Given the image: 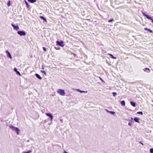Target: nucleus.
Listing matches in <instances>:
<instances>
[{
	"mask_svg": "<svg viewBox=\"0 0 153 153\" xmlns=\"http://www.w3.org/2000/svg\"><path fill=\"white\" fill-rule=\"evenodd\" d=\"M76 90L77 91H78V92H80V93H87V91H81V90H80L79 89H76Z\"/></svg>",
	"mask_w": 153,
	"mask_h": 153,
	"instance_id": "11",
	"label": "nucleus"
},
{
	"mask_svg": "<svg viewBox=\"0 0 153 153\" xmlns=\"http://www.w3.org/2000/svg\"><path fill=\"white\" fill-rule=\"evenodd\" d=\"M14 71H15L18 74V75L19 76H21V75L20 73V72L19 71H17V69H16V68H14Z\"/></svg>",
	"mask_w": 153,
	"mask_h": 153,
	"instance_id": "10",
	"label": "nucleus"
},
{
	"mask_svg": "<svg viewBox=\"0 0 153 153\" xmlns=\"http://www.w3.org/2000/svg\"><path fill=\"white\" fill-rule=\"evenodd\" d=\"M7 6H10V1H9V2L7 3Z\"/></svg>",
	"mask_w": 153,
	"mask_h": 153,
	"instance_id": "27",
	"label": "nucleus"
},
{
	"mask_svg": "<svg viewBox=\"0 0 153 153\" xmlns=\"http://www.w3.org/2000/svg\"><path fill=\"white\" fill-rule=\"evenodd\" d=\"M139 118L137 117H135L134 118V120L136 122H137L138 123H139L140 122L139 121Z\"/></svg>",
	"mask_w": 153,
	"mask_h": 153,
	"instance_id": "12",
	"label": "nucleus"
},
{
	"mask_svg": "<svg viewBox=\"0 0 153 153\" xmlns=\"http://www.w3.org/2000/svg\"><path fill=\"white\" fill-rule=\"evenodd\" d=\"M150 152L151 153H153V149H151L150 150Z\"/></svg>",
	"mask_w": 153,
	"mask_h": 153,
	"instance_id": "24",
	"label": "nucleus"
},
{
	"mask_svg": "<svg viewBox=\"0 0 153 153\" xmlns=\"http://www.w3.org/2000/svg\"><path fill=\"white\" fill-rule=\"evenodd\" d=\"M114 21V20L113 19H111L109 20L108 21V22H111L112 21Z\"/></svg>",
	"mask_w": 153,
	"mask_h": 153,
	"instance_id": "26",
	"label": "nucleus"
},
{
	"mask_svg": "<svg viewBox=\"0 0 153 153\" xmlns=\"http://www.w3.org/2000/svg\"><path fill=\"white\" fill-rule=\"evenodd\" d=\"M56 43L57 45H59L62 47H63L64 46L63 42L62 41H61L60 42L59 41H57L56 42Z\"/></svg>",
	"mask_w": 153,
	"mask_h": 153,
	"instance_id": "5",
	"label": "nucleus"
},
{
	"mask_svg": "<svg viewBox=\"0 0 153 153\" xmlns=\"http://www.w3.org/2000/svg\"><path fill=\"white\" fill-rule=\"evenodd\" d=\"M142 13L143 14V16H146V18L148 19H149L151 20H152V23H153V19H152L150 17V16H149L148 15L146 14L144 12H142Z\"/></svg>",
	"mask_w": 153,
	"mask_h": 153,
	"instance_id": "3",
	"label": "nucleus"
},
{
	"mask_svg": "<svg viewBox=\"0 0 153 153\" xmlns=\"http://www.w3.org/2000/svg\"><path fill=\"white\" fill-rule=\"evenodd\" d=\"M25 4H26V6L27 7V8H28L30 7V5H29V4H28V3H27V1H26L25 0Z\"/></svg>",
	"mask_w": 153,
	"mask_h": 153,
	"instance_id": "18",
	"label": "nucleus"
},
{
	"mask_svg": "<svg viewBox=\"0 0 153 153\" xmlns=\"http://www.w3.org/2000/svg\"><path fill=\"white\" fill-rule=\"evenodd\" d=\"M108 54L109 55H110L111 56V58H112L113 59H116V58L114 57L112 54H109V53H108Z\"/></svg>",
	"mask_w": 153,
	"mask_h": 153,
	"instance_id": "20",
	"label": "nucleus"
},
{
	"mask_svg": "<svg viewBox=\"0 0 153 153\" xmlns=\"http://www.w3.org/2000/svg\"><path fill=\"white\" fill-rule=\"evenodd\" d=\"M144 29L146 30H147V31H149L150 33H152L153 32L151 30L147 28H144Z\"/></svg>",
	"mask_w": 153,
	"mask_h": 153,
	"instance_id": "13",
	"label": "nucleus"
},
{
	"mask_svg": "<svg viewBox=\"0 0 153 153\" xmlns=\"http://www.w3.org/2000/svg\"><path fill=\"white\" fill-rule=\"evenodd\" d=\"M41 72L46 75V72L44 71L41 70Z\"/></svg>",
	"mask_w": 153,
	"mask_h": 153,
	"instance_id": "25",
	"label": "nucleus"
},
{
	"mask_svg": "<svg viewBox=\"0 0 153 153\" xmlns=\"http://www.w3.org/2000/svg\"><path fill=\"white\" fill-rule=\"evenodd\" d=\"M11 25L13 27L14 29L15 30H17L19 29V27L18 26H15L13 24H11Z\"/></svg>",
	"mask_w": 153,
	"mask_h": 153,
	"instance_id": "7",
	"label": "nucleus"
},
{
	"mask_svg": "<svg viewBox=\"0 0 153 153\" xmlns=\"http://www.w3.org/2000/svg\"><path fill=\"white\" fill-rule=\"evenodd\" d=\"M57 92L60 95L64 96L65 95V92L64 90L59 89L57 91Z\"/></svg>",
	"mask_w": 153,
	"mask_h": 153,
	"instance_id": "1",
	"label": "nucleus"
},
{
	"mask_svg": "<svg viewBox=\"0 0 153 153\" xmlns=\"http://www.w3.org/2000/svg\"><path fill=\"white\" fill-rule=\"evenodd\" d=\"M137 114H140L141 115H142L143 114V113L142 111L137 112Z\"/></svg>",
	"mask_w": 153,
	"mask_h": 153,
	"instance_id": "22",
	"label": "nucleus"
},
{
	"mask_svg": "<svg viewBox=\"0 0 153 153\" xmlns=\"http://www.w3.org/2000/svg\"><path fill=\"white\" fill-rule=\"evenodd\" d=\"M128 125L129 126H131V123H128Z\"/></svg>",
	"mask_w": 153,
	"mask_h": 153,
	"instance_id": "30",
	"label": "nucleus"
},
{
	"mask_svg": "<svg viewBox=\"0 0 153 153\" xmlns=\"http://www.w3.org/2000/svg\"><path fill=\"white\" fill-rule=\"evenodd\" d=\"M42 48H43V50L44 51H46V48L45 47H43Z\"/></svg>",
	"mask_w": 153,
	"mask_h": 153,
	"instance_id": "28",
	"label": "nucleus"
},
{
	"mask_svg": "<svg viewBox=\"0 0 153 153\" xmlns=\"http://www.w3.org/2000/svg\"><path fill=\"white\" fill-rule=\"evenodd\" d=\"M120 103L121 105L123 106H124L125 105V102L124 100L121 101L120 102Z\"/></svg>",
	"mask_w": 153,
	"mask_h": 153,
	"instance_id": "16",
	"label": "nucleus"
},
{
	"mask_svg": "<svg viewBox=\"0 0 153 153\" xmlns=\"http://www.w3.org/2000/svg\"><path fill=\"white\" fill-rule=\"evenodd\" d=\"M46 115L47 116L49 117L50 118L51 121H52L53 120V116L51 114V113H46Z\"/></svg>",
	"mask_w": 153,
	"mask_h": 153,
	"instance_id": "6",
	"label": "nucleus"
},
{
	"mask_svg": "<svg viewBox=\"0 0 153 153\" xmlns=\"http://www.w3.org/2000/svg\"><path fill=\"white\" fill-rule=\"evenodd\" d=\"M130 103H131V105L133 107H135L136 104L134 102H132V101H131L130 102Z\"/></svg>",
	"mask_w": 153,
	"mask_h": 153,
	"instance_id": "15",
	"label": "nucleus"
},
{
	"mask_svg": "<svg viewBox=\"0 0 153 153\" xmlns=\"http://www.w3.org/2000/svg\"><path fill=\"white\" fill-rule=\"evenodd\" d=\"M42 69H44V67H43H43H42Z\"/></svg>",
	"mask_w": 153,
	"mask_h": 153,
	"instance_id": "33",
	"label": "nucleus"
},
{
	"mask_svg": "<svg viewBox=\"0 0 153 153\" xmlns=\"http://www.w3.org/2000/svg\"><path fill=\"white\" fill-rule=\"evenodd\" d=\"M143 70L144 71H145L147 73H149L150 72V71L149 68H146L144 69H143Z\"/></svg>",
	"mask_w": 153,
	"mask_h": 153,
	"instance_id": "9",
	"label": "nucleus"
},
{
	"mask_svg": "<svg viewBox=\"0 0 153 153\" xmlns=\"http://www.w3.org/2000/svg\"><path fill=\"white\" fill-rule=\"evenodd\" d=\"M10 128L12 130L15 131L17 134H19V130L16 127H15L12 126H9Z\"/></svg>",
	"mask_w": 153,
	"mask_h": 153,
	"instance_id": "2",
	"label": "nucleus"
},
{
	"mask_svg": "<svg viewBox=\"0 0 153 153\" xmlns=\"http://www.w3.org/2000/svg\"><path fill=\"white\" fill-rule=\"evenodd\" d=\"M131 120H132L133 119V118H131Z\"/></svg>",
	"mask_w": 153,
	"mask_h": 153,
	"instance_id": "34",
	"label": "nucleus"
},
{
	"mask_svg": "<svg viewBox=\"0 0 153 153\" xmlns=\"http://www.w3.org/2000/svg\"><path fill=\"white\" fill-rule=\"evenodd\" d=\"M141 143L142 145H143V143H142L141 142Z\"/></svg>",
	"mask_w": 153,
	"mask_h": 153,
	"instance_id": "32",
	"label": "nucleus"
},
{
	"mask_svg": "<svg viewBox=\"0 0 153 153\" xmlns=\"http://www.w3.org/2000/svg\"><path fill=\"white\" fill-rule=\"evenodd\" d=\"M28 1L31 2V3H33L36 2V0H27Z\"/></svg>",
	"mask_w": 153,
	"mask_h": 153,
	"instance_id": "17",
	"label": "nucleus"
},
{
	"mask_svg": "<svg viewBox=\"0 0 153 153\" xmlns=\"http://www.w3.org/2000/svg\"><path fill=\"white\" fill-rule=\"evenodd\" d=\"M35 75L36 76V77L39 79H42V77L38 74H35Z\"/></svg>",
	"mask_w": 153,
	"mask_h": 153,
	"instance_id": "14",
	"label": "nucleus"
},
{
	"mask_svg": "<svg viewBox=\"0 0 153 153\" xmlns=\"http://www.w3.org/2000/svg\"><path fill=\"white\" fill-rule=\"evenodd\" d=\"M31 152H32L31 151H28L27 152H24L23 153H30Z\"/></svg>",
	"mask_w": 153,
	"mask_h": 153,
	"instance_id": "29",
	"label": "nucleus"
},
{
	"mask_svg": "<svg viewBox=\"0 0 153 153\" xmlns=\"http://www.w3.org/2000/svg\"><path fill=\"white\" fill-rule=\"evenodd\" d=\"M107 111L109 112V113H110V114H115V112L114 111H108V110H107Z\"/></svg>",
	"mask_w": 153,
	"mask_h": 153,
	"instance_id": "21",
	"label": "nucleus"
},
{
	"mask_svg": "<svg viewBox=\"0 0 153 153\" xmlns=\"http://www.w3.org/2000/svg\"><path fill=\"white\" fill-rule=\"evenodd\" d=\"M39 18L41 19H42L43 20H44L46 22V19L44 17H43V16H39Z\"/></svg>",
	"mask_w": 153,
	"mask_h": 153,
	"instance_id": "19",
	"label": "nucleus"
},
{
	"mask_svg": "<svg viewBox=\"0 0 153 153\" xmlns=\"http://www.w3.org/2000/svg\"><path fill=\"white\" fill-rule=\"evenodd\" d=\"M18 33L20 36H25L26 35L24 31H20L17 32Z\"/></svg>",
	"mask_w": 153,
	"mask_h": 153,
	"instance_id": "4",
	"label": "nucleus"
},
{
	"mask_svg": "<svg viewBox=\"0 0 153 153\" xmlns=\"http://www.w3.org/2000/svg\"><path fill=\"white\" fill-rule=\"evenodd\" d=\"M5 52L7 53V56L11 59H12V57L11 56L9 52L7 50H6Z\"/></svg>",
	"mask_w": 153,
	"mask_h": 153,
	"instance_id": "8",
	"label": "nucleus"
},
{
	"mask_svg": "<svg viewBox=\"0 0 153 153\" xmlns=\"http://www.w3.org/2000/svg\"><path fill=\"white\" fill-rule=\"evenodd\" d=\"M112 94H113V96L114 97H115L117 94L116 92H112Z\"/></svg>",
	"mask_w": 153,
	"mask_h": 153,
	"instance_id": "23",
	"label": "nucleus"
},
{
	"mask_svg": "<svg viewBox=\"0 0 153 153\" xmlns=\"http://www.w3.org/2000/svg\"><path fill=\"white\" fill-rule=\"evenodd\" d=\"M64 153H68L67 152H66L65 151H64Z\"/></svg>",
	"mask_w": 153,
	"mask_h": 153,
	"instance_id": "31",
	"label": "nucleus"
}]
</instances>
